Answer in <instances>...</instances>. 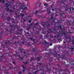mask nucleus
Wrapping results in <instances>:
<instances>
[{"mask_svg": "<svg viewBox=\"0 0 74 74\" xmlns=\"http://www.w3.org/2000/svg\"><path fill=\"white\" fill-rule=\"evenodd\" d=\"M49 30H47V32L43 31L42 32V34H45V33H57V31L53 32L50 29H49Z\"/></svg>", "mask_w": 74, "mask_h": 74, "instance_id": "nucleus-8", "label": "nucleus"}, {"mask_svg": "<svg viewBox=\"0 0 74 74\" xmlns=\"http://www.w3.org/2000/svg\"><path fill=\"white\" fill-rule=\"evenodd\" d=\"M12 22L13 23H16V22H15V21H13Z\"/></svg>", "mask_w": 74, "mask_h": 74, "instance_id": "nucleus-48", "label": "nucleus"}, {"mask_svg": "<svg viewBox=\"0 0 74 74\" xmlns=\"http://www.w3.org/2000/svg\"><path fill=\"white\" fill-rule=\"evenodd\" d=\"M12 63H13V64H15V62L13 61L12 62Z\"/></svg>", "mask_w": 74, "mask_h": 74, "instance_id": "nucleus-56", "label": "nucleus"}, {"mask_svg": "<svg viewBox=\"0 0 74 74\" xmlns=\"http://www.w3.org/2000/svg\"><path fill=\"white\" fill-rule=\"evenodd\" d=\"M73 32H71L70 31L68 32H67V33H72Z\"/></svg>", "mask_w": 74, "mask_h": 74, "instance_id": "nucleus-54", "label": "nucleus"}, {"mask_svg": "<svg viewBox=\"0 0 74 74\" xmlns=\"http://www.w3.org/2000/svg\"><path fill=\"white\" fill-rule=\"evenodd\" d=\"M63 71L62 69H61L60 70H59V71Z\"/></svg>", "mask_w": 74, "mask_h": 74, "instance_id": "nucleus-55", "label": "nucleus"}, {"mask_svg": "<svg viewBox=\"0 0 74 74\" xmlns=\"http://www.w3.org/2000/svg\"><path fill=\"white\" fill-rule=\"evenodd\" d=\"M34 28H36V27H32L33 29L34 30Z\"/></svg>", "mask_w": 74, "mask_h": 74, "instance_id": "nucleus-61", "label": "nucleus"}, {"mask_svg": "<svg viewBox=\"0 0 74 74\" xmlns=\"http://www.w3.org/2000/svg\"><path fill=\"white\" fill-rule=\"evenodd\" d=\"M47 33V34L45 35L44 36V38H48V37H51V38H53V36H51V35H48V33Z\"/></svg>", "mask_w": 74, "mask_h": 74, "instance_id": "nucleus-13", "label": "nucleus"}, {"mask_svg": "<svg viewBox=\"0 0 74 74\" xmlns=\"http://www.w3.org/2000/svg\"><path fill=\"white\" fill-rule=\"evenodd\" d=\"M21 16L20 15H18L16 17V18H17V19H18V18L19 17V16Z\"/></svg>", "mask_w": 74, "mask_h": 74, "instance_id": "nucleus-40", "label": "nucleus"}, {"mask_svg": "<svg viewBox=\"0 0 74 74\" xmlns=\"http://www.w3.org/2000/svg\"><path fill=\"white\" fill-rule=\"evenodd\" d=\"M5 5H6L7 8H8V6H10V4H8V3H5Z\"/></svg>", "mask_w": 74, "mask_h": 74, "instance_id": "nucleus-23", "label": "nucleus"}, {"mask_svg": "<svg viewBox=\"0 0 74 74\" xmlns=\"http://www.w3.org/2000/svg\"><path fill=\"white\" fill-rule=\"evenodd\" d=\"M43 43H44V42H42V41H41L40 42L39 44H43Z\"/></svg>", "mask_w": 74, "mask_h": 74, "instance_id": "nucleus-52", "label": "nucleus"}, {"mask_svg": "<svg viewBox=\"0 0 74 74\" xmlns=\"http://www.w3.org/2000/svg\"><path fill=\"white\" fill-rule=\"evenodd\" d=\"M32 22V20L31 19H30L29 20V23H31Z\"/></svg>", "mask_w": 74, "mask_h": 74, "instance_id": "nucleus-49", "label": "nucleus"}, {"mask_svg": "<svg viewBox=\"0 0 74 74\" xmlns=\"http://www.w3.org/2000/svg\"><path fill=\"white\" fill-rule=\"evenodd\" d=\"M22 67L23 69H25V70L26 69V68H25V67L23 65H22Z\"/></svg>", "mask_w": 74, "mask_h": 74, "instance_id": "nucleus-38", "label": "nucleus"}, {"mask_svg": "<svg viewBox=\"0 0 74 74\" xmlns=\"http://www.w3.org/2000/svg\"><path fill=\"white\" fill-rule=\"evenodd\" d=\"M19 59H20L21 60H23V57H20L19 58Z\"/></svg>", "mask_w": 74, "mask_h": 74, "instance_id": "nucleus-37", "label": "nucleus"}, {"mask_svg": "<svg viewBox=\"0 0 74 74\" xmlns=\"http://www.w3.org/2000/svg\"><path fill=\"white\" fill-rule=\"evenodd\" d=\"M19 34V32H17L16 31V33H15V34Z\"/></svg>", "mask_w": 74, "mask_h": 74, "instance_id": "nucleus-39", "label": "nucleus"}, {"mask_svg": "<svg viewBox=\"0 0 74 74\" xmlns=\"http://www.w3.org/2000/svg\"><path fill=\"white\" fill-rule=\"evenodd\" d=\"M45 23V22H43L42 23V25L43 27H45V29H47L49 26H51V24H52V23H51L50 21H47ZM47 23L48 24H46V23Z\"/></svg>", "mask_w": 74, "mask_h": 74, "instance_id": "nucleus-5", "label": "nucleus"}, {"mask_svg": "<svg viewBox=\"0 0 74 74\" xmlns=\"http://www.w3.org/2000/svg\"><path fill=\"white\" fill-rule=\"evenodd\" d=\"M39 69H40V70L39 71L38 70L37 71H35L34 72H33V74H37V73L41 71L42 72H41V73L40 74H44V70L40 68H39Z\"/></svg>", "mask_w": 74, "mask_h": 74, "instance_id": "nucleus-9", "label": "nucleus"}, {"mask_svg": "<svg viewBox=\"0 0 74 74\" xmlns=\"http://www.w3.org/2000/svg\"><path fill=\"white\" fill-rule=\"evenodd\" d=\"M6 74H9V72H7L6 73Z\"/></svg>", "mask_w": 74, "mask_h": 74, "instance_id": "nucleus-64", "label": "nucleus"}, {"mask_svg": "<svg viewBox=\"0 0 74 74\" xmlns=\"http://www.w3.org/2000/svg\"><path fill=\"white\" fill-rule=\"evenodd\" d=\"M1 25H2L1 26H3V27H5V30L8 32H9V33L8 34V36H11V33H12V30H14V27H16V26H17V24L15 25H11V23H10V28H8L7 27L6 25H5V23H1Z\"/></svg>", "mask_w": 74, "mask_h": 74, "instance_id": "nucleus-2", "label": "nucleus"}, {"mask_svg": "<svg viewBox=\"0 0 74 74\" xmlns=\"http://www.w3.org/2000/svg\"><path fill=\"white\" fill-rule=\"evenodd\" d=\"M9 38H8V40L5 41V44H4L5 49V50H8L9 49H8V44H9L10 45H11V44H12V42H10V41L8 40Z\"/></svg>", "mask_w": 74, "mask_h": 74, "instance_id": "nucleus-6", "label": "nucleus"}, {"mask_svg": "<svg viewBox=\"0 0 74 74\" xmlns=\"http://www.w3.org/2000/svg\"><path fill=\"white\" fill-rule=\"evenodd\" d=\"M41 58V57L40 56L39 57H38L36 59L37 60H38V61H40V60H41V58Z\"/></svg>", "mask_w": 74, "mask_h": 74, "instance_id": "nucleus-21", "label": "nucleus"}, {"mask_svg": "<svg viewBox=\"0 0 74 74\" xmlns=\"http://www.w3.org/2000/svg\"><path fill=\"white\" fill-rule=\"evenodd\" d=\"M53 13H52L51 14V17L49 19L50 21H51V20H52V19H53V22H55V20L56 19V18H53Z\"/></svg>", "mask_w": 74, "mask_h": 74, "instance_id": "nucleus-12", "label": "nucleus"}, {"mask_svg": "<svg viewBox=\"0 0 74 74\" xmlns=\"http://www.w3.org/2000/svg\"><path fill=\"white\" fill-rule=\"evenodd\" d=\"M2 3L3 4H4V3H5V1H4V0H3V1H2Z\"/></svg>", "mask_w": 74, "mask_h": 74, "instance_id": "nucleus-51", "label": "nucleus"}, {"mask_svg": "<svg viewBox=\"0 0 74 74\" xmlns=\"http://www.w3.org/2000/svg\"><path fill=\"white\" fill-rule=\"evenodd\" d=\"M63 71H65L64 73H63L62 74H67L66 72H68V70L67 69H65L63 70Z\"/></svg>", "mask_w": 74, "mask_h": 74, "instance_id": "nucleus-20", "label": "nucleus"}, {"mask_svg": "<svg viewBox=\"0 0 74 74\" xmlns=\"http://www.w3.org/2000/svg\"><path fill=\"white\" fill-rule=\"evenodd\" d=\"M67 6H68V4L65 5L64 6V8L66 9H69V8L67 7Z\"/></svg>", "mask_w": 74, "mask_h": 74, "instance_id": "nucleus-26", "label": "nucleus"}, {"mask_svg": "<svg viewBox=\"0 0 74 74\" xmlns=\"http://www.w3.org/2000/svg\"><path fill=\"white\" fill-rule=\"evenodd\" d=\"M35 14H38V10H36L35 12Z\"/></svg>", "mask_w": 74, "mask_h": 74, "instance_id": "nucleus-46", "label": "nucleus"}, {"mask_svg": "<svg viewBox=\"0 0 74 74\" xmlns=\"http://www.w3.org/2000/svg\"><path fill=\"white\" fill-rule=\"evenodd\" d=\"M18 74H22V72H21V71H20V72L18 73Z\"/></svg>", "mask_w": 74, "mask_h": 74, "instance_id": "nucleus-62", "label": "nucleus"}, {"mask_svg": "<svg viewBox=\"0 0 74 74\" xmlns=\"http://www.w3.org/2000/svg\"><path fill=\"white\" fill-rule=\"evenodd\" d=\"M18 50H22V46L20 45L19 47H18Z\"/></svg>", "mask_w": 74, "mask_h": 74, "instance_id": "nucleus-22", "label": "nucleus"}, {"mask_svg": "<svg viewBox=\"0 0 74 74\" xmlns=\"http://www.w3.org/2000/svg\"><path fill=\"white\" fill-rule=\"evenodd\" d=\"M32 41H33V42H34V41H35V39H32Z\"/></svg>", "mask_w": 74, "mask_h": 74, "instance_id": "nucleus-50", "label": "nucleus"}, {"mask_svg": "<svg viewBox=\"0 0 74 74\" xmlns=\"http://www.w3.org/2000/svg\"><path fill=\"white\" fill-rule=\"evenodd\" d=\"M35 59V58H33L32 57H30V62H32V61H33V60H34Z\"/></svg>", "mask_w": 74, "mask_h": 74, "instance_id": "nucleus-27", "label": "nucleus"}, {"mask_svg": "<svg viewBox=\"0 0 74 74\" xmlns=\"http://www.w3.org/2000/svg\"><path fill=\"white\" fill-rule=\"evenodd\" d=\"M8 60V58H6L5 59V62H7Z\"/></svg>", "mask_w": 74, "mask_h": 74, "instance_id": "nucleus-43", "label": "nucleus"}, {"mask_svg": "<svg viewBox=\"0 0 74 74\" xmlns=\"http://www.w3.org/2000/svg\"><path fill=\"white\" fill-rule=\"evenodd\" d=\"M71 8H72L71 7H70L69 8V9L70 10L69 11H71Z\"/></svg>", "mask_w": 74, "mask_h": 74, "instance_id": "nucleus-47", "label": "nucleus"}, {"mask_svg": "<svg viewBox=\"0 0 74 74\" xmlns=\"http://www.w3.org/2000/svg\"><path fill=\"white\" fill-rule=\"evenodd\" d=\"M64 56L61 57L62 59H65V54H67V53H68V52L66 51H64Z\"/></svg>", "mask_w": 74, "mask_h": 74, "instance_id": "nucleus-14", "label": "nucleus"}, {"mask_svg": "<svg viewBox=\"0 0 74 74\" xmlns=\"http://www.w3.org/2000/svg\"><path fill=\"white\" fill-rule=\"evenodd\" d=\"M35 66H34V67L32 68V70H35Z\"/></svg>", "mask_w": 74, "mask_h": 74, "instance_id": "nucleus-45", "label": "nucleus"}, {"mask_svg": "<svg viewBox=\"0 0 74 74\" xmlns=\"http://www.w3.org/2000/svg\"><path fill=\"white\" fill-rule=\"evenodd\" d=\"M16 39L17 40H18V39H19V38H18L17 37L15 36H14L12 38V40L13 41H16Z\"/></svg>", "mask_w": 74, "mask_h": 74, "instance_id": "nucleus-17", "label": "nucleus"}, {"mask_svg": "<svg viewBox=\"0 0 74 74\" xmlns=\"http://www.w3.org/2000/svg\"><path fill=\"white\" fill-rule=\"evenodd\" d=\"M42 41H43L44 42H45V46H46L47 48H48L49 45H50L51 46H52V44L51 43H49V42H47L45 40H44L42 39Z\"/></svg>", "mask_w": 74, "mask_h": 74, "instance_id": "nucleus-7", "label": "nucleus"}, {"mask_svg": "<svg viewBox=\"0 0 74 74\" xmlns=\"http://www.w3.org/2000/svg\"><path fill=\"white\" fill-rule=\"evenodd\" d=\"M29 39H30V40H31V41H32V40H33V38H29Z\"/></svg>", "mask_w": 74, "mask_h": 74, "instance_id": "nucleus-59", "label": "nucleus"}, {"mask_svg": "<svg viewBox=\"0 0 74 74\" xmlns=\"http://www.w3.org/2000/svg\"><path fill=\"white\" fill-rule=\"evenodd\" d=\"M38 25V23H36L35 24V26H37V25Z\"/></svg>", "mask_w": 74, "mask_h": 74, "instance_id": "nucleus-44", "label": "nucleus"}, {"mask_svg": "<svg viewBox=\"0 0 74 74\" xmlns=\"http://www.w3.org/2000/svg\"><path fill=\"white\" fill-rule=\"evenodd\" d=\"M7 20H10V19H11V17L10 16L7 17Z\"/></svg>", "mask_w": 74, "mask_h": 74, "instance_id": "nucleus-34", "label": "nucleus"}, {"mask_svg": "<svg viewBox=\"0 0 74 74\" xmlns=\"http://www.w3.org/2000/svg\"><path fill=\"white\" fill-rule=\"evenodd\" d=\"M10 65L11 67L12 68V67H13L14 66V65H13V64H12L11 63H10Z\"/></svg>", "mask_w": 74, "mask_h": 74, "instance_id": "nucleus-33", "label": "nucleus"}, {"mask_svg": "<svg viewBox=\"0 0 74 74\" xmlns=\"http://www.w3.org/2000/svg\"><path fill=\"white\" fill-rule=\"evenodd\" d=\"M25 71V70H23V73H24Z\"/></svg>", "mask_w": 74, "mask_h": 74, "instance_id": "nucleus-63", "label": "nucleus"}, {"mask_svg": "<svg viewBox=\"0 0 74 74\" xmlns=\"http://www.w3.org/2000/svg\"><path fill=\"white\" fill-rule=\"evenodd\" d=\"M47 5V3H45L44 4V5L46 7H48V5Z\"/></svg>", "mask_w": 74, "mask_h": 74, "instance_id": "nucleus-31", "label": "nucleus"}, {"mask_svg": "<svg viewBox=\"0 0 74 74\" xmlns=\"http://www.w3.org/2000/svg\"><path fill=\"white\" fill-rule=\"evenodd\" d=\"M56 27H59L61 30H62V26L61 25H59V26L57 27L55 25H54V28H53V30H54V31L56 30Z\"/></svg>", "mask_w": 74, "mask_h": 74, "instance_id": "nucleus-11", "label": "nucleus"}, {"mask_svg": "<svg viewBox=\"0 0 74 74\" xmlns=\"http://www.w3.org/2000/svg\"><path fill=\"white\" fill-rule=\"evenodd\" d=\"M53 74H57V73L56 72H53Z\"/></svg>", "mask_w": 74, "mask_h": 74, "instance_id": "nucleus-58", "label": "nucleus"}, {"mask_svg": "<svg viewBox=\"0 0 74 74\" xmlns=\"http://www.w3.org/2000/svg\"><path fill=\"white\" fill-rule=\"evenodd\" d=\"M42 35L41 34L40 35L39 37H40V38H42Z\"/></svg>", "mask_w": 74, "mask_h": 74, "instance_id": "nucleus-42", "label": "nucleus"}, {"mask_svg": "<svg viewBox=\"0 0 74 74\" xmlns=\"http://www.w3.org/2000/svg\"><path fill=\"white\" fill-rule=\"evenodd\" d=\"M39 33H40V31H36V34H39Z\"/></svg>", "mask_w": 74, "mask_h": 74, "instance_id": "nucleus-30", "label": "nucleus"}, {"mask_svg": "<svg viewBox=\"0 0 74 74\" xmlns=\"http://www.w3.org/2000/svg\"><path fill=\"white\" fill-rule=\"evenodd\" d=\"M64 14V13H61L60 14H59V15H60V16H62V15Z\"/></svg>", "mask_w": 74, "mask_h": 74, "instance_id": "nucleus-41", "label": "nucleus"}, {"mask_svg": "<svg viewBox=\"0 0 74 74\" xmlns=\"http://www.w3.org/2000/svg\"><path fill=\"white\" fill-rule=\"evenodd\" d=\"M24 63V64H28V61L27 62H23Z\"/></svg>", "mask_w": 74, "mask_h": 74, "instance_id": "nucleus-35", "label": "nucleus"}, {"mask_svg": "<svg viewBox=\"0 0 74 74\" xmlns=\"http://www.w3.org/2000/svg\"><path fill=\"white\" fill-rule=\"evenodd\" d=\"M57 66H60V64H57Z\"/></svg>", "mask_w": 74, "mask_h": 74, "instance_id": "nucleus-60", "label": "nucleus"}, {"mask_svg": "<svg viewBox=\"0 0 74 74\" xmlns=\"http://www.w3.org/2000/svg\"><path fill=\"white\" fill-rule=\"evenodd\" d=\"M22 13H20L21 15V16H25V14H26V12L25 11H22Z\"/></svg>", "mask_w": 74, "mask_h": 74, "instance_id": "nucleus-16", "label": "nucleus"}, {"mask_svg": "<svg viewBox=\"0 0 74 74\" xmlns=\"http://www.w3.org/2000/svg\"><path fill=\"white\" fill-rule=\"evenodd\" d=\"M64 0H62L60 2V3H63L64 5H65V3H64Z\"/></svg>", "mask_w": 74, "mask_h": 74, "instance_id": "nucleus-25", "label": "nucleus"}, {"mask_svg": "<svg viewBox=\"0 0 74 74\" xmlns=\"http://www.w3.org/2000/svg\"><path fill=\"white\" fill-rule=\"evenodd\" d=\"M21 42L22 43H23V45H24V43H25V44L27 45L28 46H32V45L31 44H30V43L29 42Z\"/></svg>", "mask_w": 74, "mask_h": 74, "instance_id": "nucleus-18", "label": "nucleus"}, {"mask_svg": "<svg viewBox=\"0 0 74 74\" xmlns=\"http://www.w3.org/2000/svg\"><path fill=\"white\" fill-rule=\"evenodd\" d=\"M72 44L73 45H72L71 46V47L69 48V47H67V46H65L64 47V48H69V49H71V50H73V49H74V40H72Z\"/></svg>", "mask_w": 74, "mask_h": 74, "instance_id": "nucleus-10", "label": "nucleus"}, {"mask_svg": "<svg viewBox=\"0 0 74 74\" xmlns=\"http://www.w3.org/2000/svg\"><path fill=\"white\" fill-rule=\"evenodd\" d=\"M10 8H8L7 9H6V10H7V12H9L10 10Z\"/></svg>", "mask_w": 74, "mask_h": 74, "instance_id": "nucleus-29", "label": "nucleus"}, {"mask_svg": "<svg viewBox=\"0 0 74 74\" xmlns=\"http://www.w3.org/2000/svg\"><path fill=\"white\" fill-rule=\"evenodd\" d=\"M66 23L68 25H73V22L71 21H67L66 23H65V24Z\"/></svg>", "mask_w": 74, "mask_h": 74, "instance_id": "nucleus-15", "label": "nucleus"}, {"mask_svg": "<svg viewBox=\"0 0 74 74\" xmlns=\"http://www.w3.org/2000/svg\"><path fill=\"white\" fill-rule=\"evenodd\" d=\"M60 23V21L59 20H57V22H55V23H56H56Z\"/></svg>", "mask_w": 74, "mask_h": 74, "instance_id": "nucleus-28", "label": "nucleus"}, {"mask_svg": "<svg viewBox=\"0 0 74 74\" xmlns=\"http://www.w3.org/2000/svg\"><path fill=\"white\" fill-rule=\"evenodd\" d=\"M17 29L18 31V32H20V31H21V29H18V28H17Z\"/></svg>", "mask_w": 74, "mask_h": 74, "instance_id": "nucleus-53", "label": "nucleus"}, {"mask_svg": "<svg viewBox=\"0 0 74 74\" xmlns=\"http://www.w3.org/2000/svg\"><path fill=\"white\" fill-rule=\"evenodd\" d=\"M58 34L57 35V36L56 37V36H54V38H57L58 40H60V39H58V37L60 36V37H62L63 36V34H64V36H65L66 38V39H69L70 40H71V38L69 36H67V34L64 32L63 31V30H62L61 31H59V32H58Z\"/></svg>", "mask_w": 74, "mask_h": 74, "instance_id": "nucleus-3", "label": "nucleus"}, {"mask_svg": "<svg viewBox=\"0 0 74 74\" xmlns=\"http://www.w3.org/2000/svg\"><path fill=\"white\" fill-rule=\"evenodd\" d=\"M20 42V41H18L17 42H16V41H14V44H15V45H16L17 44H18Z\"/></svg>", "mask_w": 74, "mask_h": 74, "instance_id": "nucleus-24", "label": "nucleus"}, {"mask_svg": "<svg viewBox=\"0 0 74 74\" xmlns=\"http://www.w3.org/2000/svg\"><path fill=\"white\" fill-rule=\"evenodd\" d=\"M30 29V27H29L27 28V30L28 31V30H29V29Z\"/></svg>", "mask_w": 74, "mask_h": 74, "instance_id": "nucleus-57", "label": "nucleus"}, {"mask_svg": "<svg viewBox=\"0 0 74 74\" xmlns=\"http://www.w3.org/2000/svg\"><path fill=\"white\" fill-rule=\"evenodd\" d=\"M45 69L46 71H51V70H52V68H50L48 69V68L46 67Z\"/></svg>", "mask_w": 74, "mask_h": 74, "instance_id": "nucleus-19", "label": "nucleus"}, {"mask_svg": "<svg viewBox=\"0 0 74 74\" xmlns=\"http://www.w3.org/2000/svg\"><path fill=\"white\" fill-rule=\"evenodd\" d=\"M18 4L20 6V8H19L18 9L15 8V6H14L13 8L14 11H15L16 12H18L19 13H20L19 10H20L21 9H22L23 10H25L27 9V8L26 6H24V5L22 3H19Z\"/></svg>", "mask_w": 74, "mask_h": 74, "instance_id": "nucleus-4", "label": "nucleus"}, {"mask_svg": "<svg viewBox=\"0 0 74 74\" xmlns=\"http://www.w3.org/2000/svg\"><path fill=\"white\" fill-rule=\"evenodd\" d=\"M48 50L49 51V52H48L45 55V58L46 59L48 60L50 62L49 63L47 64V65H46V67L50 66L51 64H52V65L53 64V58L52 56V55H54V57H55L56 58H58V56H60L57 53H56V50H54L55 53H53L51 51V49L50 50L48 49Z\"/></svg>", "mask_w": 74, "mask_h": 74, "instance_id": "nucleus-1", "label": "nucleus"}, {"mask_svg": "<svg viewBox=\"0 0 74 74\" xmlns=\"http://www.w3.org/2000/svg\"><path fill=\"white\" fill-rule=\"evenodd\" d=\"M33 52H36V49L35 48H33L32 49Z\"/></svg>", "mask_w": 74, "mask_h": 74, "instance_id": "nucleus-32", "label": "nucleus"}, {"mask_svg": "<svg viewBox=\"0 0 74 74\" xmlns=\"http://www.w3.org/2000/svg\"><path fill=\"white\" fill-rule=\"evenodd\" d=\"M38 64H39V65H42H42H43V64H42L40 63H38Z\"/></svg>", "mask_w": 74, "mask_h": 74, "instance_id": "nucleus-36", "label": "nucleus"}]
</instances>
